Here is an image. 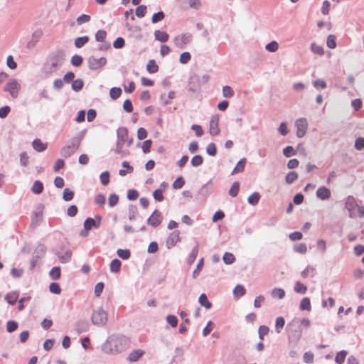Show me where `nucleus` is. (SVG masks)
Segmentation results:
<instances>
[{
	"mask_svg": "<svg viewBox=\"0 0 364 364\" xmlns=\"http://www.w3.org/2000/svg\"><path fill=\"white\" fill-rule=\"evenodd\" d=\"M49 290L50 292L59 294L61 291L60 287L58 283L56 282H52L49 286Z\"/></svg>",
	"mask_w": 364,
	"mask_h": 364,
	"instance_id": "nucleus-52",
	"label": "nucleus"
},
{
	"mask_svg": "<svg viewBox=\"0 0 364 364\" xmlns=\"http://www.w3.org/2000/svg\"><path fill=\"white\" fill-rule=\"evenodd\" d=\"M355 148L358 151H361L364 149V138L358 137L355 141Z\"/></svg>",
	"mask_w": 364,
	"mask_h": 364,
	"instance_id": "nucleus-59",
	"label": "nucleus"
},
{
	"mask_svg": "<svg viewBox=\"0 0 364 364\" xmlns=\"http://www.w3.org/2000/svg\"><path fill=\"white\" fill-rule=\"evenodd\" d=\"M74 197V192L71 191L70 188H66L64 189L63 193V199L65 201H70L73 199Z\"/></svg>",
	"mask_w": 364,
	"mask_h": 364,
	"instance_id": "nucleus-35",
	"label": "nucleus"
},
{
	"mask_svg": "<svg viewBox=\"0 0 364 364\" xmlns=\"http://www.w3.org/2000/svg\"><path fill=\"white\" fill-rule=\"evenodd\" d=\"M164 13L163 11H159L157 13H155L151 18V22L153 23H156L159 21H162L164 18Z\"/></svg>",
	"mask_w": 364,
	"mask_h": 364,
	"instance_id": "nucleus-50",
	"label": "nucleus"
},
{
	"mask_svg": "<svg viewBox=\"0 0 364 364\" xmlns=\"http://www.w3.org/2000/svg\"><path fill=\"white\" fill-rule=\"evenodd\" d=\"M90 16L87 14H82L77 18L76 21L78 25L87 23L90 21Z\"/></svg>",
	"mask_w": 364,
	"mask_h": 364,
	"instance_id": "nucleus-62",
	"label": "nucleus"
},
{
	"mask_svg": "<svg viewBox=\"0 0 364 364\" xmlns=\"http://www.w3.org/2000/svg\"><path fill=\"white\" fill-rule=\"evenodd\" d=\"M117 255L122 259H128L130 257L131 253L129 250L119 249L117 252Z\"/></svg>",
	"mask_w": 364,
	"mask_h": 364,
	"instance_id": "nucleus-47",
	"label": "nucleus"
},
{
	"mask_svg": "<svg viewBox=\"0 0 364 364\" xmlns=\"http://www.w3.org/2000/svg\"><path fill=\"white\" fill-rule=\"evenodd\" d=\"M245 164H246V159L245 158L241 159L237 162V165L234 168V169L232 171L231 174L233 175V174H235L236 173L242 172L244 171V169H245Z\"/></svg>",
	"mask_w": 364,
	"mask_h": 364,
	"instance_id": "nucleus-22",
	"label": "nucleus"
},
{
	"mask_svg": "<svg viewBox=\"0 0 364 364\" xmlns=\"http://www.w3.org/2000/svg\"><path fill=\"white\" fill-rule=\"evenodd\" d=\"M175 97L174 91H170L168 95L162 93L160 96V100L164 105H167L170 102V100L173 99Z\"/></svg>",
	"mask_w": 364,
	"mask_h": 364,
	"instance_id": "nucleus-18",
	"label": "nucleus"
},
{
	"mask_svg": "<svg viewBox=\"0 0 364 364\" xmlns=\"http://www.w3.org/2000/svg\"><path fill=\"white\" fill-rule=\"evenodd\" d=\"M107 313L102 307H98L93 311L91 320L95 326H104L107 322Z\"/></svg>",
	"mask_w": 364,
	"mask_h": 364,
	"instance_id": "nucleus-4",
	"label": "nucleus"
},
{
	"mask_svg": "<svg viewBox=\"0 0 364 364\" xmlns=\"http://www.w3.org/2000/svg\"><path fill=\"white\" fill-rule=\"evenodd\" d=\"M144 354V351L141 350H135L129 353L128 356V360L130 362H135L138 360Z\"/></svg>",
	"mask_w": 364,
	"mask_h": 364,
	"instance_id": "nucleus-21",
	"label": "nucleus"
},
{
	"mask_svg": "<svg viewBox=\"0 0 364 364\" xmlns=\"http://www.w3.org/2000/svg\"><path fill=\"white\" fill-rule=\"evenodd\" d=\"M206 152L210 156H215L217 153L215 144L214 143H210L206 147Z\"/></svg>",
	"mask_w": 364,
	"mask_h": 364,
	"instance_id": "nucleus-55",
	"label": "nucleus"
},
{
	"mask_svg": "<svg viewBox=\"0 0 364 364\" xmlns=\"http://www.w3.org/2000/svg\"><path fill=\"white\" fill-rule=\"evenodd\" d=\"M50 277L53 279H58L60 277V268L59 267H54L49 272Z\"/></svg>",
	"mask_w": 364,
	"mask_h": 364,
	"instance_id": "nucleus-41",
	"label": "nucleus"
},
{
	"mask_svg": "<svg viewBox=\"0 0 364 364\" xmlns=\"http://www.w3.org/2000/svg\"><path fill=\"white\" fill-rule=\"evenodd\" d=\"M18 328V323L14 321H9L6 323V331L9 333L14 332Z\"/></svg>",
	"mask_w": 364,
	"mask_h": 364,
	"instance_id": "nucleus-54",
	"label": "nucleus"
},
{
	"mask_svg": "<svg viewBox=\"0 0 364 364\" xmlns=\"http://www.w3.org/2000/svg\"><path fill=\"white\" fill-rule=\"evenodd\" d=\"M43 185L40 181H36L31 188V191L35 194H40L43 192Z\"/></svg>",
	"mask_w": 364,
	"mask_h": 364,
	"instance_id": "nucleus-28",
	"label": "nucleus"
},
{
	"mask_svg": "<svg viewBox=\"0 0 364 364\" xmlns=\"http://www.w3.org/2000/svg\"><path fill=\"white\" fill-rule=\"evenodd\" d=\"M200 81V77L198 75L194 74L192 75L189 78V90L192 92L197 91L200 87L199 86V82Z\"/></svg>",
	"mask_w": 364,
	"mask_h": 364,
	"instance_id": "nucleus-14",
	"label": "nucleus"
},
{
	"mask_svg": "<svg viewBox=\"0 0 364 364\" xmlns=\"http://www.w3.org/2000/svg\"><path fill=\"white\" fill-rule=\"evenodd\" d=\"M219 116L218 114L213 115L210 121L209 133L212 136H216L220 133V128L218 127Z\"/></svg>",
	"mask_w": 364,
	"mask_h": 364,
	"instance_id": "nucleus-11",
	"label": "nucleus"
},
{
	"mask_svg": "<svg viewBox=\"0 0 364 364\" xmlns=\"http://www.w3.org/2000/svg\"><path fill=\"white\" fill-rule=\"evenodd\" d=\"M139 196V193L135 189H130L127 192V198L130 200H136Z\"/></svg>",
	"mask_w": 364,
	"mask_h": 364,
	"instance_id": "nucleus-64",
	"label": "nucleus"
},
{
	"mask_svg": "<svg viewBox=\"0 0 364 364\" xmlns=\"http://www.w3.org/2000/svg\"><path fill=\"white\" fill-rule=\"evenodd\" d=\"M223 95L224 97L230 98L234 95V91L231 87L225 85L223 87Z\"/></svg>",
	"mask_w": 364,
	"mask_h": 364,
	"instance_id": "nucleus-44",
	"label": "nucleus"
},
{
	"mask_svg": "<svg viewBox=\"0 0 364 364\" xmlns=\"http://www.w3.org/2000/svg\"><path fill=\"white\" fill-rule=\"evenodd\" d=\"M348 354V352L346 350H341L338 353H337L336 358H335V362L338 364H342L344 363L346 357Z\"/></svg>",
	"mask_w": 364,
	"mask_h": 364,
	"instance_id": "nucleus-29",
	"label": "nucleus"
},
{
	"mask_svg": "<svg viewBox=\"0 0 364 364\" xmlns=\"http://www.w3.org/2000/svg\"><path fill=\"white\" fill-rule=\"evenodd\" d=\"M122 95V89L120 87H112L109 90V96L113 100L118 99Z\"/></svg>",
	"mask_w": 364,
	"mask_h": 364,
	"instance_id": "nucleus-39",
	"label": "nucleus"
},
{
	"mask_svg": "<svg viewBox=\"0 0 364 364\" xmlns=\"http://www.w3.org/2000/svg\"><path fill=\"white\" fill-rule=\"evenodd\" d=\"M89 41V37L87 36L78 37L75 40V46H84Z\"/></svg>",
	"mask_w": 364,
	"mask_h": 364,
	"instance_id": "nucleus-58",
	"label": "nucleus"
},
{
	"mask_svg": "<svg viewBox=\"0 0 364 364\" xmlns=\"http://www.w3.org/2000/svg\"><path fill=\"white\" fill-rule=\"evenodd\" d=\"M155 38L161 43H165L168 39V35L164 31L157 30L154 32Z\"/></svg>",
	"mask_w": 364,
	"mask_h": 364,
	"instance_id": "nucleus-25",
	"label": "nucleus"
},
{
	"mask_svg": "<svg viewBox=\"0 0 364 364\" xmlns=\"http://www.w3.org/2000/svg\"><path fill=\"white\" fill-rule=\"evenodd\" d=\"M43 210L44 205L43 204L39 203L36 205L31 214V226L36 228L42 222L43 217Z\"/></svg>",
	"mask_w": 364,
	"mask_h": 364,
	"instance_id": "nucleus-6",
	"label": "nucleus"
},
{
	"mask_svg": "<svg viewBox=\"0 0 364 364\" xmlns=\"http://www.w3.org/2000/svg\"><path fill=\"white\" fill-rule=\"evenodd\" d=\"M117 142L125 144L128 141V131L125 127H119L117 131Z\"/></svg>",
	"mask_w": 364,
	"mask_h": 364,
	"instance_id": "nucleus-16",
	"label": "nucleus"
},
{
	"mask_svg": "<svg viewBox=\"0 0 364 364\" xmlns=\"http://www.w3.org/2000/svg\"><path fill=\"white\" fill-rule=\"evenodd\" d=\"M101 224V217L97 215L95 218H87L84 223V228L86 232L92 228H98Z\"/></svg>",
	"mask_w": 364,
	"mask_h": 364,
	"instance_id": "nucleus-10",
	"label": "nucleus"
},
{
	"mask_svg": "<svg viewBox=\"0 0 364 364\" xmlns=\"http://www.w3.org/2000/svg\"><path fill=\"white\" fill-rule=\"evenodd\" d=\"M294 250L296 252L304 254L307 251V247L304 243H299L294 246Z\"/></svg>",
	"mask_w": 364,
	"mask_h": 364,
	"instance_id": "nucleus-48",
	"label": "nucleus"
},
{
	"mask_svg": "<svg viewBox=\"0 0 364 364\" xmlns=\"http://www.w3.org/2000/svg\"><path fill=\"white\" fill-rule=\"evenodd\" d=\"M57 255L61 263H68L71 259L72 252L68 250L65 251L63 254L58 252Z\"/></svg>",
	"mask_w": 364,
	"mask_h": 364,
	"instance_id": "nucleus-19",
	"label": "nucleus"
},
{
	"mask_svg": "<svg viewBox=\"0 0 364 364\" xmlns=\"http://www.w3.org/2000/svg\"><path fill=\"white\" fill-rule=\"evenodd\" d=\"M100 181L102 185L106 186L109 182V171H104L100 174Z\"/></svg>",
	"mask_w": 364,
	"mask_h": 364,
	"instance_id": "nucleus-57",
	"label": "nucleus"
},
{
	"mask_svg": "<svg viewBox=\"0 0 364 364\" xmlns=\"http://www.w3.org/2000/svg\"><path fill=\"white\" fill-rule=\"evenodd\" d=\"M137 213V208L134 205H129V220H134Z\"/></svg>",
	"mask_w": 364,
	"mask_h": 364,
	"instance_id": "nucleus-49",
	"label": "nucleus"
},
{
	"mask_svg": "<svg viewBox=\"0 0 364 364\" xmlns=\"http://www.w3.org/2000/svg\"><path fill=\"white\" fill-rule=\"evenodd\" d=\"M107 32L105 30H99L96 32L95 38L97 42H105Z\"/></svg>",
	"mask_w": 364,
	"mask_h": 364,
	"instance_id": "nucleus-40",
	"label": "nucleus"
},
{
	"mask_svg": "<svg viewBox=\"0 0 364 364\" xmlns=\"http://www.w3.org/2000/svg\"><path fill=\"white\" fill-rule=\"evenodd\" d=\"M223 259L226 264H231L235 261V257L233 254L225 252L223 257Z\"/></svg>",
	"mask_w": 364,
	"mask_h": 364,
	"instance_id": "nucleus-42",
	"label": "nucleus"
},
{
	"mask_svg": "<svg viewBox=\"0 0 364 364\" xmlns=\"http://www.w3.org/2000/svg\"><path fill=\"white\" fill-rule=\"evenodd\" d=\"M233 292H234L235 295H236L237 296H242L245 294V289L242 285L237 284L235 287Z\"/></svg>",
	"mask_w": 364,
	"mask_h": 364,
	"instance_id": "nucleus-60",
	"label": "nucleus"
},
{
	"mask_svg": "<svg viewBox=\"0 0 364 364\" xmlns=\"http://www.w3.org/2000/svg\"><path fill=\"white\" fill-rule=\"evenodd\" d=\"M198 252V244L197 243L196 246L193 248L190 255L188 256L187 263L188 264H191L194 262L197 257V255Z\"/></svg>",
	"mask_w": 364,
	"mask_h": 364,
	"instance_id": "nucleus-27",
	"label": "nucleus"
},
{
	"mask_svg": "<svg viewBox=\"0 0 364 364\" xmlns=\"http://www.w3.org/2000/svg\"><path fill=\"white\" fill-rule=\"evenodd\" d=\"M20 85L16 79H11L4 87V91L10 93L13 98H16L18 95Z\"/></svg>",
	"mask_w": 364,
	"mask_h": 364,
	"instance_id": "nucleus-7",
	"label": "nucleus"
},
{
	"mask_svg": "<svg viewBox=\"0 0 364 364\" xmlns=\"http://www.w3.org/2000/svg\"><path fill=\"white\" fill-rule=\"evenodd\" d=\"M198 302L201 306H204L207 309H210L212 306L211 303L208 300V298L205 294H200L198 299Z\"/></svg>",
	"mask_w": 364,
	"mask_h": 364,
	"instance_id": "nucleus-31",
	"label": "nucleus"
},
{
	"mask_svg": "<svg viewBox=\"0 0 364 364\" xmlns=\"http://www.w3.org/2000/svg\"><path fill=\"white\" fill-rule=\"evenodd\" d=\"M136 16L139 18H142L145 16L146 13V6L145 5H139L136 7Z\"/></svg>",
	"mask_w": 364,
	"mask_h": 364,
	"instance_id": "nucleus-45",
	"label": "nucleus"
},
{
	"mask_svg": "<svg viewBox=\"0 0 364 364\" xmlns=\"http://www.w3.org/2000/svg\"><path fill=\"white\" fill-rule=\"evenodd\" d=\"M294 291L296 293L304 294L306 292L307 287L300 282H296L294 287Z\"/></svg>",
	"mask_w": 364,
	"mask_h": 364,
	"instance_id": "nucleus-32",
	"label": "nucleus"
},
{
	"mask_svg": "<svg viewBox=\"0 0 364 364\" xmlns=\"http://www.w3.org/2000/svg\"><path fill=\"white\" fill-rule=\"evenodd\" d=\"M105 284L103 282H98L96 284L95 287V296L98 297L102 294L103 289H104Z\"/></svg>",
	"mask_w": 364,
	"mask_h": 364,
	"instance_id": "nucleus-61",
	"label": "nucleus"
},
{
	"mask_svg": "<svg viewBox=\"0 0 364 364\" xmlns=\"http://www.w3.org/2000/svg\"><path fill=\"white\" fill-rule=\"evenodd\" d=\"M298 178V174L296 171H290L285 178L286 183L288 184L293 183Z\"/></svg>",
	"mask_w": 364,
	"mask_h": 364,
	"instance_id": "nucleus-36",
	"label": "nucleus"
},
{
	"mask_svg": "<svg viewBox=\"0 0 364 364\" xmlns=\"http://www.w3.org/2000/svg\"><path fill=\"white\" fill-rule=\"evenodd\" d=\"M259 199H260L259 193L257 192H255L248 197L247 201H248L249 204H250L252 205H255L259 203Z\"/></svg>",
	"mask_w": 364,
	"mask_h": 364,
	"instance_id": "nucleus-30",
	"label": "nucleus"
},
{
	"mask_svg": "<svg viewBox=\"0 0 364 364\" xmlns=\"http://www.w3.org/2000/svg\"><path fill=\"white\" fill-rule=\"evenodd\" d=\"M65 60V54L62 50L50 53L43 65L42 73L46 76L51 75L63 65Z\"/></svg>",
	"mask_w": 364,
	"mask_h": 364,
	"instance_id": "nucleus-2",
	"label": "nucleus"
},
{
	"mask_svg": "<svg viewBox=\"0 0 364 364\" xmlns=\"http://www.w3.org/2000/svg\"><path fill=\"white\" fill-rule=\"evenodd\" d=\"M299 308L302 311H304V310L310 311L311 309L310 299L306 297L302 299L300 302Z\"/></svg>",
	"mask_w": 364,
	"mask_h": 364,
	"instance_id": "nucleus-38",
	"label": "nucleus"
},
{
	"mask_svg": "<svg viewBox=\"0 0 364 364\" xmlns=\"http://www.w3.org/2000/svg\"><path fill=\"white\" fill-rule=\"evenodd\" d=\"M89 68L91 70H97L102 67H103L106 63L107 60L104 57L96 58L95 56H90L87 59Z\"/></svg>",
	"mask_w": 364,
	"mask_h": 364,
	"instance_id": "nucleus-9",
	"label": "nucleus"
},
{
	"mask_svg": "<svg viewBox=\"0 0 364 364\" xmlns=\"http://www.w3.org/2000/svg\"><path fill=\"white\" fill-rule=\"evenodd\" d=\"M181 240L180 238V231L179 230H174L172 232L168 237L166 240V247L168 249H171L173 247H174L178 242H179Z\"/></svg>",
	"mask_w": 364,
	"mask_h": 364,
	"instance_id": "nucleus-13",
	"label": "nucleus"
},
{
	"mask_svg": "<svg viewBox=\"0 0 364 364\" xmlns=\"http://www.w3.org/2000/svg\"><path fill=\"white\" fill-rule=\"evenodd\" d=\"M287 331L290 342L297 343L302 336L300 320L298 318L293 319L287 324Z\"/></svg>",
	"mask_w": 364,
	"mask_h": 364,
	"instance_id": "nucleus-3",
	"label": "nucleus"
},
{
	"mask_svg": "<svg viewBox=\"0 0 364 364\" xmlns=\"http://www.w3.org/2000/svg\"><path fill=\"white\" fill-rule=\"evenodd\" d=\"M285 324V320L282 316L277 317L276 319L275 331L279 333Z\"/></svg>",
	"mask_w": 364,
	"mask_h": 364,
	"instance_id": "nucleus-33",
	"label": "nucleus"
},
{
	"mask_svg": "<svg viewBox=\"0 0 364 364\" xmlns=\"http://www.w3.org/2000/svg\"><path fill=\"white\" fill-rule=\"evenodd\" d=\"M84 85V82L81 79L73 80L72 82V89L75 92L80 91Z\"/></svg>",
	"mask_w": 364,
	"mask_h": 364,
	"instance_id": "nucleus-37",
	"label": "nucleus"
},
{
	"mask_svg": "<svg viewBox=\"0 0 364 364\" xmlns=\"http://www.w3.org/2000/svg\"><path fill=\"white\" fill-rule=\"evenodd\" d=\"M122 262L118 259H113L110 263V271L117 273L120 271Z\"/></svg>",
	"mask_w": 364,
	"mask_h": 364,
	"instance_id": "nucleus-26",
	"label": "nucleus"
},
{
	"mask_svg": "<svg viewBox=\"0 0 364 364\" xmlns=\"http://www.w3.org/2000/svg\"><path fill=\"white\" fill-rule=\"evenodd\" d=\"M239 190H240V183H239V182H237V181L234 182L232 183L230 189L229 190V194L232 197H235V196H237Z\"/></svg>",
	"mask_w": 364,
	"mask_h": 364,
	"instance_id": "nucleus-43",
	"label": "nucleus"
},
{
	"mask_svg": "<svg viewBox=\"0 0 364 364\" xmlns=\"http://www.w3.org/2000/svg\"><path fill=\"white\" fill-rule=\"evenodd\" d=\"M203 159L200 155L194 156L191 161V165L194 167L200 166L203 164Z\"/></svg>",
	"mask_w": 364,
	"mask_h": 364,
	"instance_id": "nucleus-46",
	"label": "nucleus"
},
{
	"mask_svg": "<svg viewBox=\"0 0 364 364\" xmlns=\"http://www.w3.org/2000/svg\"><path fill=\"white\" fill-rule=\"evenodd\" d=\"M32 146L38 151H43L47 148V144H43L39 139H34L32 142Z\"/></svg>",
	"mask_w": 364,
	"mask_h": 364,
	"instance_id": "nucleus-20",
	"label": "nucleus"
},
{
	"mask_svg": "<svg viewBox=\"0 0 364 364\" xmlns=\"http://www.w3.org/2000/svg\"><path fill=\"white\" fill-rule=\"evenodd\" d=\"M167 323L173 328L176 327L178 324V318L174 315H168L166 317Z\"/></svg>",
	"mask_w": 364,
	"mask_h": 364,
	"instance_id": "nucleus-53",
	"label": "nucleus"
},
{
	"mask_svg": "<svg viewBox=\"0 0 364 364\" xmlns=\"http://www.w3.org/2000/svg\"><path fill=\"white\" fill-rule=\"evenodd\" d=\"M129 346V341L126 336L112 334L102 344V350L106 354H117L125 350Z\"/></svg>",
	"mask_w": 364,
	"mask_h": 364,
	"instance_id": "nucleus-1",
	"label": "nucleus"
},
{
	"mask_svg": "<svg viewBox=\"0 0 364 364\" xmlns=\"http://www.w3.org/2000/svg\"><path fill=\"white\" fill-rule=\"evenodd\" d=\"M146 70L149 73H155L159 70V66L156 65L154 60H150L146 65Z\"/></svg>",
	"mask_w": 364,
	"mask_h": 364,
	"instance_id": "nucleus-34",
	"label": "nucleus"
},
{
	"mask_svg": "<svg viewBox=\"0 0 364 364\" xmlns=\"http://www.w3.org/2000/svg\"><path fill=\"white\" fill-rule=\"evenodd\" d=\"M271 295L273 298L282 299L285 296V291L282 288H274L271 291Z\"/></svg>",
	"mask_w": 364,
	"mask_h": 364,
	"instance_id": "nucleus-24",
	"label": "nucleus"
},
{
	"mask_svg": "<svg viewBox=\"0 0 364 364\" xmlns=\"http://www.w3.org/2000/svg\"><path fill=\"white\" fill-rule=\"evenodd\" d=\"M316 194V196L322 200H327L331 197L330 190L325 186L319 187L317 189Z\"/></svg>",
	"mask_w": 364,
	"mask_h": 364,
	"instance_id": "nucleus-15",
	"label": "nucleus"
},
{
	"mask_svg": "<svg viewBox=\"0 0 364 364\" xmlns=\"http://www.w3.org/2000/svg\"><path fill=\"white\" fill-rule=\"evenodd\" d=\"M119 202V196L117 194L112 193L109 195L108 203L110 207L115 206Z\"/></svg>",
	"mask_w": 364,
	"mask_h": 364,
	"instance_id": "nucleus-56",
	"label": "nucleus"
},
{
	"mask_svg": "<svg viewBox=\"0 0 364 364\" xmlns=\"http://www.w3.org/2000/svg\"><path fill=\"white\" fill-rule=\"evenodd\" d=\"M295 126L296 127V136L299 138L303 137L308 129V122L306 118L301 117L296 120Z\"/></svg>",
	"mask_w": 364,
	"mask_h": 364,
	"instance_id": "nucleus-8",
	"label": "nucleus"
},
{
	"mask_svg": "<svg viewBox=\"0 0 364 364\" xmlns=\"http://www.w3.org/2000/svg\"><path fill=\"white\" fill-rule=\"evenodd\" d=\"M191 60V54L188 52H183L180 55L179 61L182 64L187 63Z\"/></svg>",
	"mask_w": 364,
	"mask_h": 364,
	"instance_id": "nucleus-63",
	"label": "nucleus"
},
{
	"mask_svg": "<svg viewBox=\"0 0 364 364\" xmlns=\"http://www.w3.org/2000/svg\"><path fill=\"white\" fill-rule=\"evenodd\" d=\"M90 325L87 321H80L76 324V331L78 333L87 332L89 330Z\"/></svg>",
	"mask_w": 364,
	"mask_h": 364,
	"instance_id": "nucleus-17",
	"label": "nucleus"
},
{
	"mask_svg": "<svg viewBox=\"0 0 364 364\" xmlns=\"http://www.w3.org/2000/svg\"><path fill=\"white\" fill-rule=\"evenodd\" d=\"M81 138H73L70 143L63 146L60 150V155L64 158H68L74 154L79 148Z\"/></svg>",
	"mask_w": 364,
	"mask_h": 364,
	"instance_id": "nucleus-5",
	"label": "nucleus"
},
{
	"mask_svg": "<svg viewBox=\"0 0 364 364\" xmlns=\"http://www.w3.org/2000/svg\"><path fill=\"white\" fill-rule=\"evenodd\" d=\"M18 298V293L16 292V291H13V292H11V293H8L5 296V300L9 304H11V305H14L16 302Z\"/></svg>",
	"mask_w": 364,
	"mask_h": 364,
	"instance_id": "nucleus-23",
	"label": "nucleus"
},
{
	"mask_svg": "<svg viewBox=\"0 0 364 364\" xmlns=\"http://www.w3.org/2000/svg\"><path fill=\"white\" fill-rule=\"evenodd\" d=\"M185 183V181L182 176H178L173 183V188L174 189H180L183 187Z\"/></svg>",
	"mask_w": 364,
	"mask_h": 364,
	"instance_id": "nucleus-51",
	"label": "nucleus"
},
{
	"mask_svg": "<svg viewBox=\"0 0 364 364\" xmlns=\"http://www.w3.org/2000/svg\"><path fill=\"white\" fill-rule=\"evenodd\" d=\"M161 213L158 210H155L152 215L148 218L147 223L152 227H157L162 221Z\"/></svg>",
	"mask_w": 364,
	"mask_h": 364,
	"instance_id": "nucleus-12",
	"label": "nucleus"
}]
</instances>
